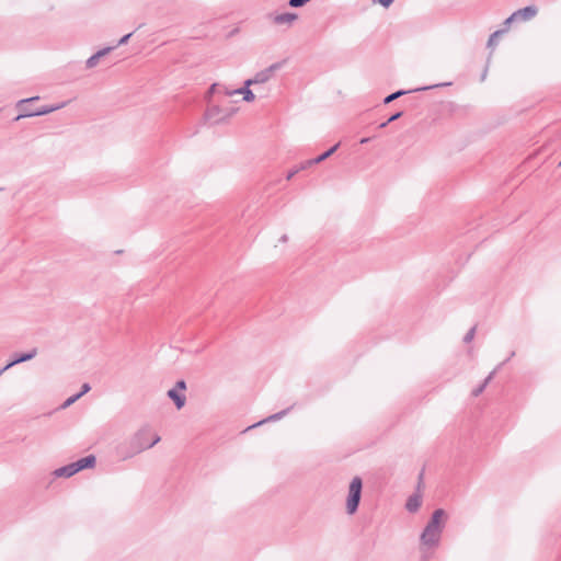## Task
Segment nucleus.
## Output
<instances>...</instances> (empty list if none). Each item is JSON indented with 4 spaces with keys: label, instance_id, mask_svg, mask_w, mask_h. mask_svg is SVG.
<instances>
[{
    "label": "nucleus",
    "instance_id": "obj_1",
    "mask_svg": "<svg viewBox=\"0 0 561 561\" xmlns=\"http://www.w3.org/2000/svg\"><path fill=\"white\" fill-rule=\"evenodd\" d=\"M447 513L443 508L433 512L420 536V542L427 547H439L446 525Z\"/></svg>",
    "mask_w": 561,
    "mask_h": 561
},
{
    "label": "nucleus",
    "instance_id": "obj_2",
    "mask_svg": "<svg viewBox=\"0 0 561 561\" xmlns=\"http://www.w3.org/2000/svg\"><path fill=\"white\" fill-rule=\"evenodd\" d=\"M151 436V428L149 426H142L139 428L129 440L130 453L124 456V458L133 457L146 449L150 448L149 440Z\"/></svg>",
    "mask_w": 561,
    "mask_h": 561
},
{
    "label": "nucleus",
    "instance_id": "obj_3",
    "mask_svg": "<svg viewBox=\"0 0 561 561\" xmlns=\"http://www.w3.org/2000/svg\"><path fill=\"white\" fill-rule=\"evenodd\" d=\"M363 482L359 477H354L350 483L348 495L346 500V512L353 515L357 508L362 496Z\"/></svg>",
    "mask_w": 561,
    "mask_h": 561
},
{
    "label": "nucleus",
    "instance_id": "obj_4",
    "mask_svg": "<svg viewBox=\"0 0 561 561\" xmlns=\"http://www.w3.org/2000/svg\"><path fill=\"white\" fill-rule=\"evenodd\" d=\"M233 113H234L233 108H230V107L224 108L220 105L211 104L208 106V108L205 113V117L207 121H209L214 124H217V123L225 121L226 118H229L230 116L233 115Z\"/></svg>",
    "mask_w": 561,
    "mask_h": 561
},
{
    "label": "nucleus",
    "instance_id": "obj_5",
    "mask_svg": "<svg viewBox=\"0 0 561 561\" xmlns=\"http://www.w3.org/2000/svg\"><path fill=\"white\" fill-rule=\"evenodd\" d=\"M282 62H275L270 67L259 71L253 78L245 80V85L251 87L253 84L265 83L270 81L274 73L282 68Z\"/></svg>",
    "mask_w": 561,
    "mask_h": 561
},
{
    "label": "nucleus",
    "instance_id": "obj_6",
    "mask_svg": "<svg viewBox=\"0 0 561 561\" xmlns=\"http://www.w3.org/2000/svg\"><path fill=\"white\" fill-rule=\"evenodd\" d=\"M538 13V9L535 5H528L523 9H518L511 16H508L504 24L506 26L511 25L515 21H530Z\"/></svg>",
    "mask_w": 561,
    "mask_h": 561
},
{
    "label": "nucleus",
    "instance_id": "obj_7",
    "mask_svg": "<svg viewBox=\"0 0 561 561\" xmlns=\"http://www.w3.org/2000/svg\"><path fill=\"white\" fill-rule=\"evenodd\" d=\"M67 103L68 102H61V103H58L56 105L43 106V107L38 108L37 111H35L33 113L20 114L15 119L19 121L22 117L46 115V114L53 113L55 111H58V110L65 107L67 105Z\"/></svg>",
    "mask_w": 561,
    "mask_h": 561
},
{
    "label": "nucleus",
    "instance_id": "obj_8",
    "mask_svg": "<svg viewBox=\"0 0 561 561\" xmlns=\"http://www.w3.org/2000/svg\"><path fill=\"white\" fill-rule=\"evenodd\" d=\"M37 354V350L36 348H33L32 351H30L28 353H24V354H21L19 357H16L15 359H13L12 362H10L9 364H7L2 369H0V376L9 368H11L12 366L16 365V364H20V363H24V362H27V360H31L33 359Z\"/></svg>",
    "mask_w": 561,
    "mask_h": 561
},
{
    "label": "nucleus",
    "instance_id": "obj_9",
    "mask_svg": "<svg viewBox=\"0 0 561 561\" xmlns=\"http://www.w3.org/2000/svg\"><path fill=\"white\" fill-rule=\"evenodd\" d=\"M95 462H96L95 456L89 455V456L83 457L72 463L76 469V472H79L87 468H93L95 466Z\"/></svg>",
    "mask_w": 561,
    "mask_h": 561
},
{
    "label": "nucleus",
    "instance_id": "obj_10",
    "mask_svg": "<svg viewBox=\"0 0 561 561\" xmlns=\"http://www.w3.org/2000/svg\"><path fill=\"white\" fill-rule=\"evenodd\" d=\"M298 19V15L293 12H286L280 13L274 16L273 22L277 25H291L296 20Z\"/></svg>",
    "mask_w": 561,
    "mask_h": 561
},
{
    "label": "nucleus",
    "instance_id": "obj_11",
    "mask_svg": "<svg viewBox=\"0 0 561 561\" xmlns=\"http://www.w3.org/2000/svg\"><path fill=\"white\" fill-rule=\"evenodd\" d=\"M168 397L174 402L175 407L180 410L185 405L186 398L181 394L176 388H172L168 391Z\"/></svg>",
    "mask_w": 561,
    "mask_h": 561
},
{
    "label": "nucleus",
    "instance_id": "obj_12",
    "mask_svg": "<svg viewBox=\"0 0 561 561\" xmlns=\"http://www.w3.org/2000/svg\"><path fill=\"white\" fill-rule=\"evenodd\" d=\"M114 47H105L101 50H99L98 53H95L94 55H92L88 60H87V67L88 68H93L98 65L99 60L101 57L107 55L110 51H112Z\"/></svg>",
    "mask_w": 561,
    "mask_h": 561
},
{
    "label": "nucleus",
    "instance_id": "obj_13",
    "mask_svg": "<svg viewBox=\"0 0 561 561\" xmlns=\"http://www.w3.org/2000/svg\"><path fill=\"white\" fill-rule=\"evenodd\" d=\"M290 410V408L286 409V410H283L278 413H275V414H272L270 416H267L266 419L249 426L247 430H251V428H254V427H257V426H261L262 424H265V423H268V422H275V421H278L280 419H283L287 413L288 411Z\"/></svg>",
    "mask_w": 561,
    "mask_h": 561
},
{
    "label": "nucleus",
    "instance_id": "obj_14",
    "mask_svg": "<svg viewBox=\"0 0 561 561\" xmlns=\"http://www.w3.org/2000/svg\"><path fill=\"white\" fill-rule=\"evenodd\" d=\"M76 473H77L76 469L73 467V463L71 462V463H69L67 466H64V467H60V468L56 469L53 474L56 478H70V477H72Z\"/></svg>",
    "mask_w": 561,
    "mask_h": 561
},
{
    "label": "nucleus",
    "instance_id": "obj_15",
    "mask_svg": "<svg viewBox=\"0 0 561 561\" xmlns=\"http://www.w3.org/2000/svg\"><path fill=\"white\" fill-rule=\"evenodd\" d=\"M422 504V497L420 494H412L409 496L407 503H405V508L411 512V513H414L416 512L420 506Z\"/></svg>",
    "mask_w": 561,
    "mask_h": 561
},
{
    "label": "nucleus",
    "instance_id": "obj_16",
    "mask_svg": "<svg viewBox=\"0 0 561 561\" xmlns=\"http://www.w3.org/2000/svg\"><path fill=\"white\" fill-rule=\"evenodd\" d=\"M438 547H427L420 542V560L430 561L434 557V551Z\"/></svg>",
    "mask_w": 561,
    "mask_h": 561
},
{
    "label": "nucleus",
    "instance_id": "obj_17",
    "mask_svg": "<svg viewBox=\"0 0 561 561\" xmlns=\"http://www.w3.org/2000/svg\"><path fill=\"white\" fill-rule=\"evenodd\" d=\"M214 93H222L226 96H231V95L237 94L236 90H229L228 88L220 85L218 83H214L209 88V94H214Z\"/></svg>",
    "mask_w": 561,
    "mask_h": 561
},
{
    "label": "nucleus",
    "instance_id": "obj_18",
    "mask_svg": "<svg viewBox=\"0 0 561 561\" xmlns=\"http://www.w3.org/2000/svg\"><path fill=\"white\" fill-rule=\"evenodd\" d=\"M250 87H247L244 84V87L240 88V89H236V93L237 94H242L243 95V100L245 102H252L255 100V95L254 93L249 89Z\"/></svg>",
    "mask_w": 561,
    "mask_h": 561
},
{
    "label": "nucleus",
    "instance_id": "obj_19",
    "mask_svg": "<svg viewBox=\"0 0 561 561\" xmlns=\"http://www.w3.org/2000/svg\"><path fill=\"white\" fill-rule=\"evenodd\" d=\"M337 148H339V144L334 145L329 150H327L325 152H323L319 157L314 158L313 162L320 163V162L324 161L325 159L331 157L336 151Z\"/></svg>",
    "mask_w": 561,
    "mask_h": 561
},
{
    "label": "nucleus",
    "instance_id": "obj_20",
    "mask_svg": "<svg viewBox=\"0 0 561 561\" xmlns=\"http://www.w3.org/2000/svg\"><path fill=\"white\" fill-rule=\"evenodd\" d=\"M39 98L38 96H33V98H30V99H24V100H21L18 102L16 106L21 111V114H24V113H30L28 112V108H25L24 105L27 103V102H33V101H36L38 100Z\"/></svg>",
    "mask_w": 561,
    "mask_h": 561
},
{
    "label": "nucleus",
    "instance_id": "obj_21",
    "mask_svg": "<svg viewBox=\"0 0 561 561\" xmlns=\"http://www.w3.org/2000/svg\"><path fill=\"white\" fill-rule=\"evenodd\" d=\"M409 91H404V90H399L392 94H389L388 96H386V99L383 100V103L385 104H389L391 103L392 101L397 100L398 98L407 94Z\"/></svg>",
    "mask_w": 561,
    "mask_h": 561
},
{
    "label": "nucleus",
    "instance_id": "obj_22",
    "mask_svg": "<svg viewBox=\"0 0 561 561\" xmlns=\"http://www.w3.org/2000/svg\"><path fill=\"white\" fill-rule=\"evenodd\" d=\"M503 33H504V31H502V30H499V31H495L494 33H492L488 41V46L494 47L497 44V37Z\"/></svg>",
    "mask_w": 561,
    "mask_h": 561
},
{
    "label": "nucleus",
    "instance_id": "obj_23",
    "mask_svg": "<svg viewBox=\"0 0 561 561\" xmlns=\"http://www.w3.org/2000/svg\"><path fill=\"white\" fill-rule=\"evenodd\" d=\"M80 399V394H73L71 397H69L61 405L62 409H67L69 408L70 405H72L77 400Z\"/></svg>",
    "mask_w": 561,
    "mask_h": 561
},
{
    "label": "nucleus",
    "instance_id": "obj_24",
    "mask_svg": "<svg viewBox=\"0 0 561 561\" xmlns=\"http://www.w3.org/2000/svg\"><path fill=\"white\" fill-rule=\"evenodd\" d=\"M314 164H318V163L313 162V159H310V160L302 162L299 167H297V170L300 172V171L306 170Z\"/></svg>",
    "mask_w": 561,
    "mask_h": 561
},
{
    "label": "nucleus",
    "instance_id": "obj_25",
    "mask_svg": "<svg viewBox=\"0 0 561 561\" xmlns=\"http://www.w3.org/2000/svg\"><path fill=\"white\" fill-rule=\"evenodd\" d=\"M401 115H402V113H401V112H398V113L393 114L392 116H390V118H389L387 122H385V123L380 124V126H379V127H380V128L386 127L389 123L394 122V121H397L398 118H400V117H401Z\"/></svg>",
    "mask_w": 561,
    "mask_h": 561
},
{
    "label": "nucleus",
    "instance_id": "obj_26",
    "mask_svg": "<svg viewBox=\"0 0 561 561\" xmlns=\"http://www.w3.org/2000/svg\"><path fill=\"white\" fill-rule=\"evenodd\" d=\"M474 334H476V328H471V329L466 333V335H465V337H463V341H465L466 343L471 342V341L473 340V337H474Z\"/></svg>",
    "mask_w": 561,
    "mask_h": 561
},
{
    "label": "nucleus",
    "instance_id": "obj_27",
    "mask_svg": "<svg viewBox=\"0 0 561 561\" xmlns=\"http://www.w3.org/2000/svg\"><path fill=\"white\" fill-rule=\"evenodd\" d=\"M160 436L157 434V433H153L151 431V436H150V440H149V445H150V448L153 447L156 444H158L160 442Z\"/></svg>",
    "mask_w": 561,
    "mask_h": 561
},
{
    "label": "nucleus",
    "instance_id": "obj_28",
    "mask_svg": "<svg viewBox=\"0 0 561 561\" xmlns=\"http://www.w3.org/2000/svg\"><path fill=\"white\" fill-rule=\"evenodd\" d=\"M310 0H289V5L294 8H299L305 5Z\"/></svg>",
    "mask_w": 561,
    "mask_h": 561
},
{
    "label": "nucleus",
    "instance_id": "obj_29",
    "mask_svg": "<svg viewBox=\"0 0 561 561\" xmlns=\"http://www.w3.org/2000/svg\"><path fill=\"white\" fill-rule=\"evenodd\" d=\"M485 387H486V385L482 382L478 388H476L472 391V396H474V397L480 396L483 392V390L485 389Z\"/></svg>",
    "mask_w": 561,
    "mask_h": 561
},
{
    "label": "nucleus",
    "instance_id": "obj_30",
    "mask_svg": "<svg viewBox=\"0 0 561 561\" xmlns=\"http://www.w3.org/2000/svg\"><path fill=\"white\" fill-rule=\"evenodd\" d=\"M500 368H501V365H499L493 371H491L490 375L484 379L483 383H485L488 386L489 382L493 379V377L496 374L497 369H500Z\"/></svg>",
    "mask_w": 561,
    "mask_h": 561
},
{
    "label": "nucleus",
    "instance_id": "obj_31",
    "mask_svg": "<svg viewBox=\"0 0 561 561\" xmlns=\"http://www.w3.org/2000/svg\"><path fill=\"white\" fill-rule=\"evenodd\" d=\"M394 0H373L374 3H380L382 7L388 8Z\"/></svg>",
    "mask_w": 561,
    "mask_h": 561
},
{
    "label": "nucleus",
    "instance_id": "obj_32",
    "mask_svg": "<svg viewBox=\"0 0 561 561\" xmlns=\"http://www.w3.org/2000/svg\"><path fill=\"white\" fill-rule=\"evenodd\" d=\"M178 391H184L186 389V383L184 380H179L176 383H175V387Z\"/></svg>",
    "mask_w": 561,
    "mask_h": 561
},
{
    "label": "nucleus",
    "instance_id": "obj_33",
    "mask_svg": "<svg viewBox=\"0 0 561 561\" xmlns=\"http://www.w3.org/2000/svg\"><path fill=\"white\" fill-rule=\"evenodd\" d=\"M90 389H91V387L89 383H83L81 387V391L78 394H80V398H81L83 394L88 393L90 391Z\"/></svg>",
    "mask_w": 561,
    "mask_h": 561
},
{
    "label": "nucleus",
    "instance_id": "obj_34",
    "mask_svg": "<svg viewBox=\"0 0 561 561\" xmlns=\"http://www.w3.org/2000/svg\"><path fill=\"white\" fill-rule=\"evenodd\" d=\"M133 33H128L126 35H124L117 43V45H125L128 39L131 37Z\"/></svg>",
    "mask_w": 561,
    "mask_h": 561
},
{
    "label": "nucleus",
    "instance_id": "obj_35",
    "mask_svg": "<svg viewBox=\"0 0 561 561\" xmlns=\"http://www.w3.org/2000/svg\"><path fill=\"white\" fill-rule=\"evenodd\" d=\"M299 171L297 170V168L290 170L286 176L287 180H291Z\"/></svg>",
    "mask_w": 561,
    "mask_h": 561
},
{
    "label": "nucleus",
    "instance_id": "obj_36",
    "mask_svg": "<svg viewBox=\"0 0 561 561\" xmlns=\"http://www.w3.org/2000/svg\"><path fill=\"white\" fill-rule=\"evenodd\" d=\"M449 84L450 83L435 84V85H431V87L421 88L420 90H427V89H432V88H436V87H443V85H449Z\"/></svg>",
    "mask_w": 561,
    "mask_h": 561
},
{
    "label": "nucleus",
    "instance_id": "obj_37",
    "mask_svg": "<svg viewBox=\"0 0 561 561\" xmlns=\"http://www.w3.org/2000/svg\"><path fill=\"white\" fill-rule=\"evenodd\" d=\"M287 240H288L287 234H283V236L280 237V239H279V242L285 243V242H287Z\"/></svg>",
    "mask_w": 561,
    "mask_h": 561
},
{
    "label": "nucleus",
    "instance_id": "obj_38",
    "mask_svg": "<svg viewBox=\"0 0 561 561\" xmlns=\"http://www.w3.org/2000/svg\"><path fill=\"white\" fill-rule=\"evenodd\" d=\"M370 140V138H363L360 139V144H367Z\"/></svg>",
    "mask_w": 561,
    "mask_h": 561
},
{
    "label": "nucleus",
    "instance_id": "obj_39",
    "mask_svg": "<svg viewBox=\"0 0 561 561\" xmlns=\"http://www.w3.org/2000/svg\"><path fill=\"white\" fill-rule=\"evenodd\" d=\"M512 357H513L512 355H508V357L506 358V360H503V363H502V364H500V365L502 366L503 364H506V362H510Z\"/></svg>",
    "mask_w": 561,
    "mask_h": 561
},
{
    "label": "nucleus",
    "instance_id": "obj_40",
    "mask_svg": "<svg viewBox=\"0 0 561 561\" xmlns=\"http://www.w3.org/2000/svg\"><path fill=\"white\" fill-rule=\"evenodd\" d=\"M512 357H513L512 355H508V357L506 358V360H503V363H502V364H500V365L502 366L503 364H506V362H510Z\"/></svg>",
    "mask_w": 561,
    "mask_h": 561
},
{
    "label": "nucleus",
    "instance_id": "obj_41",
    "mask_svg": "<svg viewBox=\"0 0 561 561\" xmlns=\"http://www.w3.org/2000/svg\"><path fill=\"white\" fill-rule=\"evenodd\" d=\"M512 357H513L512 355H508V357L506 358V360H503V363H502V364H500V365L502 366L503 364H506V362H510Z\"/></svg>",
    "mask_w": 561,
    "mask_h": 561
},
{
    "label": "nucleus",
    "instance_id": "obj_42",
    "mask_svg": "<svg viewBox=\"0 0 561 561\" xmlns=\"http://www.w3.org/2000/svg\"><path fill=\"white\" fill-rule=\"evenodd\" d=\"M512 357H513L512 355H508V357L506 358V360H503V363H502V364H500V365L502 366L503 364H506V362H510Z\"/></svg>",
    "mask_w": 561,
    "mask_h": 561
}]
</instances>
